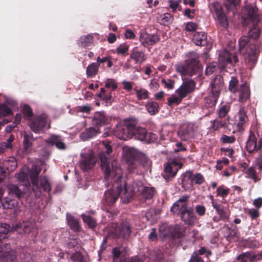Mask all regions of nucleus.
<instances>
[{"instance_id":"39448f33","label":"nucleus","mask_w":262,"mask_h":262,"mask_svg":"<svg viewBox=\"0 0 262 262\" xmlns=\"http://www.w3.org/2000/svg\"><path fill=\"white\" fill-rule=\"evenodd\" d=\"M40 172V169L37 167L33 168L30 171V177L34 186L33 190L35 191L36 189L40 191V189H42L45 191L49 192L51 190V185L46 177L40 180L39 186L38 184V177Z\"/></svg>"},{"instance_id":"72a5a7b5","label":"nucleus","mask_w":262,"mask_h":262,"mask_svg":"<svg viewBox=\"0 0 262 262\" xmlns=\"http://www.w3.org/2000/svg\"><path fill=\"white\" fill-rule=\"evenodd\" d=\"M138 158L140 165L144 168H147L151 165V161L145 154H141Z\"/></svg>"},{"instance_id":"603ef678","label":"nucleus","mask_w":262,"mask_h":262,"mask_svg":"<svg viewBox=\"0 0 262 262\" xmlns=\"http://www.w3.org/2000/svg\"><path fill=\"white\" fill-rule=\"evenodd\" d=\"M71 259L73 262H86V259L80 253L73 254Z\"/></svg>"},{"instance_id":"6e6d98bb","label":"nucleus","mask_w":262,"mask_h":262,"mask_svg":"<svg viewBox=\"0 0 262 262\" xmlns=\"http://www.w3.org/2000/svg\"><path fill=\"white\" fill-rule=\"evenodd\" d=\"M230 110V106L225 105L222 106L219 111V116L220 118L224 117Z\"/></svg>"},{"instance_id":"473e14b6","label":"nucleus","mask_w":262,"mask_h":262,"mask_svg":"<svg viewBox=\"0 0 262 262\" xmlns=\"http://www.w3.org/2000/svg\"><path fill=\"white\" fill-rule=\"evenodd\" d=\"M217 19L220 26L224 28H227L228 22L226 15L223 13L217 12Z\"/></svg>"},{"instance_id":"49530a36","label":"nucleus","mask_w":262,"mask_h":262,"mask_svg":"<svg viewBox=\"0 0 262 262\" xmlns=\"http://www.w3.org/2000/svg\"><path fill=\"white\" fill-rule=\"evenodd\" d=\"M17 162L14 158H12L11 160L8 161L6 163L5 166L9 171L14 170L17 167Z\"/></svg>"},{"instance_id":"cd10ccee","label":"nucleus","mask_w":262,"mask_h":262,"mask_svg":"<svg viewBox=\"0 0 262 262\" xmlns=\"http://www.w3.org/2000/svg\"><path fill=\"white\" fill-rule=\"evenodd\" d=\"M46 142L55 145L56 147L59 149H65L66 148V144L62 141L61 138L58 136H52L46 140Z\"/></svg>"},{"instance_id":"f8f14e48","label":"nucleus","mask_w":262,"mask_h":262,"mask_svg":"<svg viewBox=\"0 0 262 262\" xmlns=\"http://www.w3.org/2000/svg\"><path fill=\"white\" fill-rule=\"evenodd\" d=\"M211 203L213 207L215 209L216 213L219 215V216H214L213 217V220L214 222H218L221 220L228 219L229 212L226 207L215 202L212 199Z\"/></svg>"},{"instance_id":"f3484780","label":"nucleus","mask_w":262,"mask_h":262,"mask_svg":"<svg viewBox=\"0 0 262 262\" xmlns=\"http://www.w3.org/2000/svg\"><path fill=\"white\" fill-rule=\"evenodd\" d=\"M194 130V126L193 124H188L183 126L178 132V134L182 140H187L193 137Z\"/></svg>"},{"instance_id":"c85d7f7f","label":"nucleus","mask_w":262,"mask_h":262,"mask_svg":"<svg viewBox=\"0 0 262 262\" xmlns=\"http://www.w3.org/2000/svg\"><path fill=\"white\" fill-rule=\"evenodd\" d=\"M21 228L20 225H16L15 227H12L10 229V227L9 225L5 223L0 224V237L5 238L8 233L12 230H18L19 228Z\"/></svg>"},{"instance_id":"f03ea898","label":"nucleus","mask_w":262,"mask_h":262,"mask_svg":"<svg viewBox=\"0 0 262 262\" xmlns=\"http://www.w3.org/2000/svg\"><path fill=\"white\" fill-rule=\"evenodd\" d=\"M112 167L114 168V173L110 176L113 178L114 183L112 188L105 193V199L110 205L114 204L120 195L122 201L127 203L135 193V190L130 186L126 185L121 168L117 167L113 164Z\"/></svg>"},{"instance_id":"9d476101","label":"nucleus","mask_w":262,"mask_h":262,"mask_svg":"<svg viewBox=\"0 0 262 262\" xmlns=\"http://www.w3.org/2000/svg\"><path fill=\"white\" fill-rule=\"evenodd\" d=\"M96 162V159L92 152L81 154L80 167L83 171L92 168Z\"/></svg>"},{"instance_id":"a211bd4d","label":"nucleus","mask_w":262,"mask_h":262,"mask_svg":"<svg viewBox=\"0 0 262 262\" xmlns=\"http://www.w3.org/2000/svg\"><path fill=\"white\" fill-rule=\"evenodd\" d=\"M178 165V163L176 161H173L172 162L167 163L165 165L164 171L167 177H173L176 174L178 169L182 167V164H180L179 167H177Z\"/></svg>"},{"instance_id":"393cba45","label":"nucleus","mask_w":262,"mask_h":262,"mask_svg":"<svg viewBox=\"0 0 262 262\" xmlns=\"http://www.w3.org/2000/svg\"><path fill=\"white\" fill-rule=\"evenodd\" d=\"M257 139L255 136L254 132L250 131V135L248 141H247V151L251 152L253 150L257 149V144L256 142Z\"/></svg>"},{"instance_id":"f257e3e1","label":"nucleus","mask_w":262,"mask_h":262,"mask_svg":"<svg viewBox=\"0 0 262 262\" xmlns=\"http://www.w3.org/2000/svg\"><path fill=\"white\" fill-rule=\"evenodd\" d=\"M260 20L258 8L247 4V27L249 29L247 33V45L249 43L248 48H247V68L250 70L256 65L260 53L258 39L260 29L258 24Z\"/></svg>"},{"instance_id":"79ce46f5","label":"nucleus","mask_w":262,"mask_h":262,"mask_svg":"<svg viewBox=\"0 0 262 262\" xmlns=\"http://www.w3.org/2000/svg\"><path fill=\"white\" fill-rule=\"evenodd\" d=\"M240 2L241 0H225V6L228 10H230L237 6Z\"/></svg>"},{"instance_id":"9b49d317","label":"nucleus","mask_w":262,"mask_h":262,"mask_svg":"<svg viewBox=\"0 0 262 262\" xmlns=\"http://www.w3.org/2000/svg\"><path fill=\"white\" fill-rule=\"evenodd\" d=\"M188 198L189 196L187 195L183 196L172 205L171 211L180 214L186 211L189 208L187 205Z\"/></svg>"},{"instance_id":"0e129e2a","label":"nucleus","mask_w":262,"mask_h":262,"mask_svg":"<svg viewBox=\"0 0 262 262\" xmlns=\"http://www.w3.org/2000/svg\"><path fill=\"white\" fill-rule=\"evenodd\" d=\"M172 20L173 17L169 13L165 14L162 17L163 23L165 25L171 23L172 21Z\"/></svg>"},{"instance_id":"ddd939ff","label":"nucleus","mask_w":262,"mask_h":262,"mask_svg":"<svg viewBox=\"0 0 262 262\" xmlns=\"http://www.w3.org/2000/svg\"><path fill=\"white\" fill-rule=\"evenodd\" d=\"M113 230L111 232L114 234L115 237H119L122 236L124 238H128L130 235L131 230L129 224L126 223L122 225L121 228H118L116 224L113 225Z\"/></svg>"},{"instance_id":"680f3d73","label":"nucleus","mask_w":262,"mask_h":262,"mask_svg":"<svg viewBox=\"0 0 262 262\" xmlns=\"http://www.w3.org/2000/svg\"><path fill=\"white\" fill-rule=\"evenodd\" d=\"M225 125V123L222 121L214 120L212 122V128L214 130H216L220 127H224Z\"/></svg>"},{"instance_id":"4d7b16f0","label":"nucleus","mask_w":262,"mask_h":262,"mask_svg":"<svg viewBox=\"0 0 262 262\" xmlns=\"http://www.w3.org/2000/svg\"><path fill=\"white\" fill-rule=\"evenodd\" d=\"M237 83V80L236 79V78H235L234 77H232L231 78V80L230 81L229 86V89L231 92L234 93V92H236V91L237 90V89H236Z\"/></svg>"},{"instance_id":"e433bc0d","label":"nucleus","mask_w":262,"mask_h":262,"mask_svg":"<svg viewBox=\"0 0 262 262\" xmlns=\"http://www.w3.org/2000/svg\"><path fill=\"white\" fill-rule=\"evenodd\" d=\"M93 39V35L88 34L85 36H81L79 39V41L82 46L86 47L92 42Z\"/></svg>"},{"instance_id":"37998d69","label":"nucleus","mask_w":262,"mask_h":262,"mask_svg":"<svg viewBox=\"0 0 262 262\" xmlns=\"http://www.w3.org/2000/svg\"><path fill=\"white\" fill-rule=\"evenodd\" d=\"M83 222L86 223L90 228H92L96 226V223L94 219L89 216L82 215Z\"/></svg>"},{"instance_id":"7ed1b4c3","label":"nucleus","mask_w":262,"mask_h":262,"mask_svg":"<svg viewBox=\"0 0 262 262\" xmlns=\"http://www.w3.org/2000/svg\"><path fill=\"white\" fill-rule=\"evenodd\" d=\"M103 144L104 146L106 153L101 152L99 154V157L101 161V168L104 173L105 178L107 179L110 177L111 174H113L114 173V168L112 167V165L113 164L117 167L119 168H120L117 164V163L115 161H113L111 163L108 160V157L107 155H109L111 152H112V148L111 146L105 142H103Z\"/></svg>"},{"instance_id":"b1692460","label":"nucleus","mask_w":262,"mask_h":262,"mask_svg":"<svg viewBox=\"0 0 262 262\" xmlns=\"http://www.w3.org/2000/svg\"><path fill=\"white\" fill-rule=\"evenodd\" d=\"M231 62L230 54L226 50L220 52L219 56V63L221 69H224L226 65Z\"/></svg>"},{"instance_id":"c9c22d12","label":"nucleus","mask_w":262,"mask_h":262,"mask_svg":"<svg viewBox=\"0 0 262 262\" xmlns=\"http://www.w3.org/2000/svg\"><path fill=\"white\" fill-rule=\"evenodd\" d=\"M249 259L250 262H256L257 260L262 259V252L255 254L252 252H247V260Z\"/></svg>"},{"instance_id":"8fccbe9b","label":"nucleus","mask_w":262,"mask_h":262,"mask_svg":"<svg viewBox=\"0 0 262 262\" xmlns=\"http://www.w3.org/2000/svg\"><path fill=\"white\" fill-rule=\"evenodd\" d=\"M169 7L172 9L173 12H175L178 9L181 11L182 7L180 5V1H173L172 0H169Z\"/></svg>"},{"instance_id":"412c9836","label":"nucleus","mask_w":262,"mask_h":262,"mask_svg":"<svg viewBox=\"0 0 262 262\" xmlns=\"http://www.w3.org/2000/svg\"><path fill=\"white\" fill-rule=\"evenodd\" d=\"M130 58L136 63L141 64L145 60L146 56L142 51H139L137 47H135L131 51Z\"/></svg>"},{"instance_id":"2f4dec72","label":"nucleus","mask_w":262,"mask_h":262,"mask_svg":"<svg viewBox=\"0 0 262 262\" xmlns=\"http://www.w3.org/2000/svg\"><path fill=\"white\" fill-rule=\"evenodd\" d=\"M99 64L93 63L88 66L86 68V74L88 77H93L96 75L98 71Z\"/></svg>"},{"instance_id":"052dcab7","label":"nucleus","mask_w":262,"mask_h":262,"mask_svg":"<svg viewBox=\"0 0 262 262\" xmlns=\"http://www.w3.org/2000/svg\"><path fill=\"white\" fill-rule=\"evenodd\" d=\"M221 140L224 143H232L235 141V139L234 136L223 135L221 137Z\"/></svg>"},{"instance_id":"69168bd1","label":"nucleus","mask_w":262,"mask_h":262,"mask_svg":"<svg viewBox=\"0 0 262 262\" xmlns=\"http://www.w3.org/2000/svg\"><path fill=\"white\" fill-rule=\"evenodd\" d=\"M162 83L168 89H172L173 88L174 83V81L171 79L165 80L164 79L162 80Z\"/></svg>"},{"instance_id":"c756f323","label":"nucleus","mask_w":262,"mask_h":262,"mask_svg":"<svg viewBox=\"0 0 262 262\" xmlns=\"http://www.w3.org/2000/svg\"><path fill=\"white\" fill-rule=\"evenodd\" d=\"M193 40L197 46H204L207 43V35L205 32H197L194 34Z\"/></svg>"},{"instance_id":"58836bf2","label":"nucleus","mask_w":262,"mask_h":262,"mask_svg":"<svg viewBox=\"0 0 262 262\" xmlns=\"http://www.w3.org/2000/svg\"><path fill=\"white\" fill-rule=\"evenodd\" d=\"M8 188L9 190V193L15 195L17 198H19L22 196V192L18 188V187L12 184L8 185Z\"/></svg>"},{"instance_id":"e2e57ef3","label":"nucleus","mask_w":262,"mask_h":262,"mask_svg":"<svg viewBox=\"0 0 262 262\" xmlns=\"http://www.w3.org/2000/svg\"><path fill=\"white\" fill-rule=\"evenodd\" d=\"M188 262H204V260L199 256L196 252H194L191 255V258Z\"/></svg>"},{"instance_id":"09e8293b","label":"nucleus","mask_w":262,"mask_h":262,"mask_svg":"<svg viewBox=\"0 0 262 262\" xmlns=\"http://www.w3.org/2000/svg\"><path fill=\"white\" fill-rule=\"evenodd\" d=\"M182 85L189 93L193 91L195 84L192 80H188L184 82Z\"/></svg>"},{"instance_id":"7c9ffc66","label":"nucleus","mask_w":262,"mask_h":262,"mask_svg":"<svg viewBox=\"0 0 262 262\" xmlns=\"http://www.w3.org/2000/svg\"><path fill=\"white\" fill-rule=\"evenodd\" d=\"M169 230L170 232V235L176 237H180L183 235L184 232L183 228L179 225L171 227Z\"/></svg>"},{"instance_id":"4be33fe9","label":"nucleus","mask_w":262,"mask_h":262,"mask_svg":"<svg viewBox=\"0 0 262 262\" xmlns=\"http://www.w3.org/2000/svg\"><path fill=\"white\" fill-rule=\"evenodd\" d=\"M123 155L127 161L130 170H133L136 168L135 164L133 161L135 158V155L132 149L128 148H124L123 149Z\"/></svg>"},{"instance_id":"dca6fc26","label":"nucleus","mask_w":262,"mask_h":262,"mask_svg":"<svg viewBox=\"0 0 262 262\" xmlns=\"http://www.w3.org/2000/svg\"><path fill=\"white\" fill-rule=\"evenodd\" d=\"M140 41L144 47L152 46L159 41V37L155 34H149L145 32L141 33Z\"/></svg>"},{"instance_id":"ea45409f","label":"nucleus","mask_w":262,"mask_h":262,"mask_svg":"<svg viewBox=\"0 0 262 262\" xmlns=\"http://www.w3.org/2000/svg\"><path fill=\"white\" fill-rule=\"evenodd\" d=\"M137 98L139 100H141L143 99H147L148 97V92L144 89H135Z\"/></svg>"},{"instance_id":"4c0bfd02","label":"nucleus","mask_w":262,"mask_h":262,"mask_svg":"<svg viewBox=\"0 0 262 262\" xmlns=\"http://www.w3.org/2000/svg\"><path fill=\"white\" fill-rule=\"evenodd\" d=\"M67 220L70 227L75 230H78L79 227L78 222L71 215H67Z\"/></svg>"},{"instance_id":"4468645a","label":"nucleus","mask_w":262,"mask_h":262,"mask_svg":"<svg viewBox=\"0 0 262 262\" xmlns=\"http://www.w3.org/2000/svg\"><path fill=\"white\" fill-rule=\"evenodd\" d=\"M198 59V55L196 54L191 53V57L187 61V64L186 65L187 71L190 72V73H188V75L192 76L195 74L199 70L200 66Z\"/></svg>"},{"instance_id":"6e6552de","label":"nucleus","mask_w":262,"mask_h":262,"mask_svg":"<svg viewBox=\"0 0 262 262\" xmlns=\"http://www.w3.org/2000/svg\"><path fill=\"white\" fill-rule=\"evenodd\" d=\"M204 181V177L201 174H193L190 172H187L185 173L182 180V184L183 187H188V184L190 187H192L193 183L200 185L202 184Z\"/></svg>"},{"instance_id":"aec40b11","label":"nucleus","mask_w":262,"mask_h":262,"mask_svg":"<svg viewBox=\"0 0 262 262\" xmlns=\"http://www.w3.org/2000/svg\"><path fill=\"white\" fill-rule=\"evenodd\" d=\"M132 132L134 133L133 137H135L136 139L141 141L147 140V134L145 129L137 126V121L135 119V126L134 129H132Z\"/></svg>"},{"instance_id":"5fc2aeb1","label":"nucleus","mask_w":262,"mask_h":262,"mask_svg":"<svg viewBox=\"0 0 262 262\" xmlns=\"http://www.w3.org/2000/svg\"><path fill=\"white\" fill-rule=\"evenodd\" d=\"M229 191L228 188H224L223 186L219 187L216 190L217 195L225 197L229 193Z\"/></svg>"},{"instance_id":"338daca9","label":"nucleus","mask_w":262,"mask_h":262,"mask_svg":"<svg viewBox=\"0 0 262 262\" xmlns=\"http://www.w3.org/2000/svg\"><path fill=\"white\" fill-rule=\"evenodd\" d=\"M239 51L244 53V49L246 47V37L242 36L240 38L238 42Z\"/></svg>"},{"instance_id":"20e7f679","label":"nucleus","mask_w":262,"mask_h":262,"mask_svg":"<svg viewBox=\"0 0 262 262\" xmlns=\"http://www.w3.org/2000/svg\"><path fill=\"white\" fill-rule=\"evenodd\" d=\"M135 126V119H125L121 123L118 124L115 129V135L118 138L126 140L133 138L134 133L132 129Z\"/></svg>"},{"instance_id":"a19ab883","label":"nucleus","mask_w":262,"mask_h":262,"mask_svg":"<svg viewBox=\"0 0 262 262\" xmlns=\"http://www.w3.org/2000/svg\"><path fill=\"white\" fill-rule=\"evenodd\" d=\"M175 68L177 72L180 73L182 76L188 75V73H190V72L187 71L186 66L183 64L178 63L176 64Z\"/></svg>"},{"instance_id":"2eb2a0df","label":"nucleus","mask_w":262,"mask_h":262,"mask_svg":"<svg viewBox=\"0 0 262 262\" xmlns=\"http://www.w3.org/2000/svg\"><path fill=\"white\" fill-rule=\"evenodd\" d=\"M181 219L186 224L190 226L194 225L197 221L191 207H189L186 211L181 214Z\"/></svg>"},{"instance_id":"c03bdc74","label":"nucleus","mask_w":262,"mask_h":262,"mask_svg":"<svg viewBox=\"0 0 262 262\" xmlns=\"http://www.w3.org/2000/svg\"><path fill=\"white\" fill-rule=\"evenodd\" d=\"M129 49L128 45L122 43L116 48V52L118 54L125 55Z\"/></svg>"},{"instance_id":"a878e982","label":"nucleus","mask_w":262,"mask_h":262,"mask_svg":"<svg viewBox=\"0 0 262 262\" xmlns=\"http://www.w3.org/2000/svg\"><path fill=\"white\" fill-rule=\"evenodd\" d=\"M246 111L245 108L241 107L238 113V119L237 123V129L238 132H243L245 130Z\"/></svg>"},{"instance_id":"bb28decb","label":"nucleus","mask_w":262,"mask_h":262,"mask_svg":"<svg viewBox=\"0 0 262 262\" xmlns=\"http://www.w3.org/2000/svg\"><path fill=\"white\" fill-rule=\"evenodd\" d=\"M99 133L98 129L90 127L85 129L80 135V138L83 141L88 140L96 136Z\"/></svg>"},{"instance_id":"bf43d9fd","label":"nucleus","mask_w":262,"mask_h":262,"mask_svg":"<svg viewBox=\"0 0 262 262\" xmlns=\"http://www.w3.org/2000/svg\"><path fill=\"white\" fill-rule=\"evenodd\" d=\"M23 113L25 117H30L32 115V111L30 107L25 104L23 106Z\"/></svg>"},{"instance_id":"a18cd8bd","label":"nucleus","mask_w":262,"mask_h":262,"mask_svg":"<svg viewBox=\"0 0 262 262\" xmlns=\"http://www.w3.org/2000/svg\"><path fill=\"white\" fill-rule=\"evenodd\" d=\"M12 114V111L6 105H0V118Z\"/></svg>"},{"instance_id":"3c124183","label":"nucleus","mask_w":262,"mask_h":262,"mask_svg":"<svg viewBox=\"0 0 262 262\" xmlns=\"http://www.w3.org/2000/svg\"><path fill=\"white\" fill-rule=\"evenodd\" d=\"M182 99L183 98H181L179 95V96L172 95L168 99V104L169 105L172 104H178L181 102Z\"/></svg>"},{"instance_id":"f704fd0d","label":"nucleus","mask_w":262,"mask_h":262,"mask_svg":"<svg viewBox=\"0 0 262 262\" xmlns=\"http://www.w3.org/2000/svg\"><path fill=\"white\" fill-rule=\"evenodd\" d=\"M159 105L156 102H149L146 105V108L147 111L151 114L154 115L156 114L158 110Z\"/></svg>"},{"instance_id":"5701e85b","label":"nucleus","mask_w":262,"mask_h":262,"mask_svg":"<svg viewBox=\"0 0 262 262\" xmlns=\"http://www.w3.org/2000/svg\"><path fill=\"white\" fill-rule=\"evenodd\" d=\"M93 124L97 126H102L107 123L108 118L102 112H96L93 118Z\"/></svg>"},{"instance_id":"de8ad7c7","label":"nucleus","mask_w":262,"mask_h":262,"mask_svg":"<svg viewBox=\"0 0 262 262\" xmlns=\"http://www.w3.org/2000/svg\"><path fill=\"white\" fill-rule=\"evenodd\" d=\"M16 202L14 200H5L2 203V206L5 209H13L16 206Z\"/></svg>"},{"instance_id":"6ab92c4d","label":"nucleus","mask_w":262,"mask_h":262,"mask_svg":"<svg viewBox=\"0 0 262 262\" xmlns=\"http://www.w3.org/2000/svg\"><path fill=\"white\" fill-rule=\"evenodd\" d=\"M35 140L33 135L30 133L24 132L23 146L24 151L26 154L31 151L33 142Z\"/></svg>"},{"instance_id":"774afa93","label":"nucleus","mask_w":262,"mask_h":262,"mask_svg":"<svg viewBox=\"0 0 262 262\" xmlns=\"http://www.w3.org/2000/svg\"><path fill=\"white\" fill-rule=\"evenodd\" d=\"M248 213L252 219H256L259 216V211L256 209H249Z\"/></svg>"},{"instance_id":"423d86ee","label":"nucleus","mask_w":262,"mask_h":262,"mask_svg":"<svg viewBox=\"0 0 262 262\" xmlns=\"http://www.w3.org/2000/svg\"><path fill=\"white\" fill-rule=\"evenodd\" d=\"M30 127L35 133H43L50 128V123L46 116H39L30 124Z\"/></svg>"},{"instance_id":"13d9d810","label":"nucleus","mask_w":262,"mask_h":262,"mask_svg":"<svg viewBox=\"0 0 262 262\" xmlns=\"http://www.w3.org/2000/svg\"><path fill=\"white\" fill-rule=\"evenodd\" d=\"M247 175L249 178H252L255 182L257 181V176L255 169L253 167H250L247 170Z\"/></svg>"},{"instance_id":"1a4fd4ad","label":"nucleus","mask_w":262,"mask_h":262,"mask_svg":"<svg viewBox=\"0 0 262 262\" xmlns=\"http://www.w3.org/2000/svg\"><path fill=\"white\" fill-rule=\"evenodd\" d=\"M136 192H138L144 199H150L154 195V189L152 187H149L144 186L141 182L134 183L132 185H130Z\"/></svg>"},{"instance_id":"864d4df0","label":"nucleus","mask_w":262,"mask_h":262,"mask_svg":"<svg viewBox=\"0 0 262 262\" xmlns=\"http://www.w3.org/2000/svg\"><path fill=\"white\" fill-rule=\"evenodd\" d=\"M105 86L106 88L115 90L117 88L116 81L113 79H108L105 81Z\"/></svg>"},{"instance_id":"0eeeda50","label":"nucleus","mask_w":262,"mask_h":262,"mask_svg":"<svg viewBox=\"0 0 262 262\" xmlns=\"http://www.w3.org/2000/svg\"><path fill=\"white\" fill-rule=\"evenodd\" d=\"M223 85V79L221 75L216 76L212 80L210 83L211 93V96L210 97L212 105H215L216 103Z\"/></svg>"}]
</instances>
